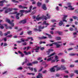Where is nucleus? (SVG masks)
Instances as JSON below:
<instances>
[{
  "mask_svg": "<svg viewBox=\"0 0 78 78\" xmlns=\"http://www.w3.org/2000/svg\"><path fill=\"white\" fill-rule=\"evenodd\" d=\"M46 16L48 17V18L44 16L39 17V15H37L36 17V19L38 21L42 19H44L45 20H47V19H50V15H49L48 13H47Z\"/></svg>",
  "mask_w": 78,
  "mask_h": 78,
  "instance_id": "obj_1",
  "label": "nucleus"
},
{
  "mask_svg": "<svg viewBox=\"0 0 78 78\" xmlns=\"http://www.w3.org/2000/svg\"><path fill=\"white\" fill-rule=\"evenodd\" d=\"M67 5H68V7L69 10H71V11H73L74 10L75 8H73V7L72 6L71 3H68L67 4Z\"/></svg>",
  "mask_w": 78,
  "mask_h": 78,
  "instance_id": "obj_2",
  "label": "nucleus"
},
{
  "mask_svg": "<svg viewBox=\"0 0 78 78\" xmlns=\"http://www.w3.org/2000/svg\"><path fill=\"white\" fill-rule=\"evenodd\" d=\"M53 44H54V45H56V48H59V47H61V45H62V44L60 45L58 44V43L56 42L54 43Z\"/></svg>",
  "mask_w": 78,
  "mask_h": 78,
  "instance_id": "obj_3",
  "label": "nucleus"
},
{
  "mask_svg": "<svg viewBox=\"0 0 78 78\" xmlns=\"http://www.w3.org/2000/svg\"><path fill=\"white\" fill-rule=\"evenodd\" d=\"M19 23H23V24H25V23H27V20H26L25 19L23 20L20 21H19Z\"/></svg>",
  "mask_w": 78,
  "mask_h": 78,
  "instance_id": "obj_4",
  "label": "nucleus"
},
{
  "mask_svg": "<svg viewBox=\"0 0 78 78\" xmlns=\"http://www.w3.org/2000/svg\"><path fill=\"white\" fill-rule=\"evenodd\" d=\"M32 8H33V6L31 5L30 6L29 8L30 10L28 11L26 10V13H28V12H31V10H32Z\"/></svg>",
  "mask_w": 78,
  "mask_h": 78,
  "instance_id": "obj_5",
  "label": "nucleus"
},
{
  "mask_svg": "<svg viewBox=\"0 0 78 78\" xmlns=\"http://www.w3.org/2000/svg\"><path fill=\"white\" fill-rule=\"evenodd\" d=\"M19 8H22V9H27L28 8V7H25V6H22V5H19Z\"/></svg>",
  "mask_w": 78,
  "mask_h": 78,
  "instance_id": "obj_6",
  "label": "nucleus"
},
{
  "mask_svg": "<svg viewBox=\"0 0 78 78\" xmlns=\"http://www.w3.org/2000/svg\"><path fill=\"white\" fill-rule=\"evenodd\" d=\"M51 51H53V49H48V51H46L47 53H48V55H49Z\"/></svg>",
  "mask_w": 78,
  "mask_h": 78,
  "instance_id": "obj_7",
  "label": "nucleus"
},
{
  "mask_svg": "<svg viewBox=\"0 0 78 78\" xmlns=\"http://www.w3.org/2000/svg\"><path fill=\"white\" fill-rule=\"evenodd\" d=\"M42 8L44 10H47V7H46V5H45V4H43L42 5Z\"/></svg>",
  "mask_w": 78,
  "mask_h": 78,
  "instance_id": "obj_8",
  "label": "nucleus"
},
{
  "mask_svg": "<svg viewBox=\"0 0 78 78\" xmlns=\"http://www.w3.org/2000/svg\"><path fill=\"white\" fill-rule=\"evenodd\" d=\"M20 13H20V14H23V12H25V13L27 14L26 12H27V11H26V10H22L20 11Z\"/></svg>",
  "mask_w": 78,
  "mask_h": 78,
  "instance_id": "obj_9",
  "label": "nucleus"
},
{
  "mask_svg": "<svg viewBox=\"0 0 78 78\" xmlns=\"http://www.w3.org/2000/svg\"><path fill=\"white\" fill-rule=\"evenodd\" d=\"M42 77V74L41 73H39L38 75L37 76V78H40Z\"/></svg>",
  "mask_w": 78,
  "mask_h": 78,
  "instance_id": "obj_10",
  "label": "nucleus"
},
{
  "mask_svg": "<svg viewBox=\"0 0 78 78\" xmlns=\"http://www.w3.org/2000/svg\"><path fill=\"white\" fill-rule=\"evenodd\" d=\"M24 53L26 55H30L31 54V52L29 51L27 52L26 51H24Z\"/></svg>",
  "mask_w": 78,
  "mask_h": 78,
  "instance_id": "obj_11",
  "label": "nucleus"
},
{
  "mask_svg": "<svg viewBox=\"0 0 78 78\" xmlns=\"http://www.w3.org/2000/svg\"><path fill=\"white\" fill-rule=\"evenodd\" d=\"M50 71L51 72H55V69L54 67H52L50 69Z\"/></svg>",
  "mask_w": 78,
  "mask_h": 78,
  "instance_id": "obj_12",
  "label": "nucleus"
},
{
  "mask_svg": "<svg viewBox=\"0 0 78 78\" xmlns=\"http://www.w3.org/2000/svg\"><path fill=\"white\" fill-rule=\"evenodd\" d=\"M5 22L8 23H9V24H11V22L10 20L9 19H6L5 20Z\"/></svg>",
  "mask_w": 78,
  "mask_h": 78,
  "instance_id": "obj_13",
  "label": "nucleus"
},
{
  "mask_svg": "<svg viewBox=\"0 0 78 78\" xmlns=\"http://www.w3.org/2000/svg\"><path fill=\"white\" fill-rule=\"evenodd\" d=\"M56 34H58L59 35H62V32L56 31Z\"/></svg>",
  "mask_w": 78,
  "mask_h": 78,
  "instance_id": "obj_14",
  "label": "nucleus"
},
{
  "mask_svg": "<svg viewBox=\"0 0 78 78\" xmlns=\"http://www.w3.org/2000/svg\"><path fill=\"white\" fill-rule=\"evenodd\" d=\"M38 28H39V30H40V29L42 30L45 28V27L43 26V27H42L41 25H40V26H38Z\"/></svg>",
  "mask_w": 78,
  "mask_h": 78,
  "instance_id": "obj_15",
  "label": "nucleus"
},
{
  "mask_svg": "<svg viewBox=\"0 0 78 78\" xmlns=\"http://www.w3.org/2000/svg\"><path fill=\"white\" fill-rule=\"evenodd\" d=\"M42 5V3L40 2H38L37 3V6H39V7H40Z\"/></svg>",
  "mask_w": 78,
  "mask_h": 78,
  "instance_id": "obj_16",
  "label": "nucleus"
},
{
  "mask_svg": "<svg viewBox=\"0 0 78 78\" xmlns=\"http://www.w3.org/2000/svg\"><path fill=\"white\" fill-rule=\"evenodd\" d=\"M19 53H20V54H21V57H23L24 56V54H23L21 51H18Z\"/></svg>",
  "mask_w": 78,
  "mask_h": 78,
  "instance_id": "obj_17",
  "label": "nucleus"
},
{
  "mask_svg": "<svg viewBox=\"0 0 78 78\" xmlns=\"http://www.w3.org/2000/svg\"><path fill=\"white\" fill-rule=\"evenodd\" d=\"M58 24L59 25V26H61L62 25H63V22H62V21H60L59 22Z\"/></svg>",
  "mask_w": 78,
  "mask_h": 78,
  "instance_id": "obj_18",
  "label": "nucleus"
},
{
  "mask_svg": "<svg viewBox=\"0 0 78 78\" xmlns=\"http://www.w3.org/2000/svg\"><path fill=\"white\" fill-rule=\"evenodd\" d=\"M20 15V13H17L16 14V18L17 19L19 20V16Z\"/></svg>",
  "mask_w": 78,
  "mask_h": 78,
  "instance_id": "obj_19",
  "label": "nucleus"
},
{
  "mask_svg": "<svg viewBox=\"0 0 78 78\" xmlns=\"http://www.w3.org/2000/svg\"><path fill=\"white\" fill-rule=\"evenodd\" d=\"M54 44L53 43H52L51 44H48L46 45V46H47V47H48V46H49V47H52L53 46V45Z\"/></svg>",
  "mask_w": 78,
  "mask_h": 78,
  "instance_id": "obj_20",
  "label": "nucleus"
},
{
  "mask_svg": "<svg viewBox=\"0 0 78 78\" xmlns=\"http://www.w3.org/2000/svg\"><path fill=\"white\" fill-rule=\"evenodd\" d=\"M63 16L64 17H63L62 18V20H65L66 19V17H67L68 16L67 15H63Z\"/></svg>",
  "mask_w": 78,
  "mask_h": 78,
  "instance_id": "obj_21",
  "label": "nucleus"
},
{
  "mask_svg": "<svg viewBox=\"0 0 78 78\" xmlns=\"http://www.w3.org/2000/svg\"><path fill=\"white\" fill-rule=\"evenodd\" d=\"M55 54H55V53H53L52 54H51L50 55L48 56V58H50V57H51V56H53L54 55H55Z\"/></svg>",
  "mask_w": 78,
  "mask_h": 78,
  "instance_id": "obj_22",
  "label": "nucleus"
},
{
  "mask_svg": "<svg viewBox=\"0 0 78 78\" xmlns=\"http://www.w3.org/2000/svg\"><path fill=\"white\" fill-rule=\"evenodd\" d=\"M53 57H51L49 58H48V59H47V61H51V60H52V59H53Z\"/></svg>",
  "mask_w": 78,
  "mask_h": 78,
  "instance_id": "obj_23",
  "label": "nucleus"
},
{
  "mask_svg": "<svg viewBox=\"0 0 78 78\" xmlns=\"http://www.w3.org/2000/svg\"><path fill=\"white\" fill-rule=\"evenodd\" d=\"M36 47L37 48L36 49H33V50H39L40 47H37V46H36Z\"/></svg>",
  "mask_w": 78,
  "mask_h": 78,
  "instance_id": "obj_24",
  "label": "nucleus"
},
{
  "mask_svg": "<svg viewBox=\"0 0 78 78\" xmlns=\"http://www.w3.org/2000/svg\"><path fill=\"white\" fill-rule=\"evenodd\" d=\"M61 68L63 70H64L65 69H66V67L64 66V65H62L61 66Z\"/></svg>",
  "mask_w": 78,
  "mask_h": 78,
  "instance_id": "obj_25",
  "label": "nucleus"
},
{
  "mask_svg": "<svg viewBox=\"0 0 78 78\" xmlns=\"http://www.w3.org/2000/svg\"><path fill=\"white\" fill-rule=\"evenodd\" d=\"M46 21H44V22L43 23V24H45V25H48L49 24L48 23H46Z\"/></svg>",
  "mask_w": 78,
  "mask_h": 78,
  "instance_id": "obj_26",
  "label": "nucleus"
},
{
  "mask_svg": "<svg viewBox=\"0 0 78 78\" xmlns=\"http://www.w3.org/2000/svg\"><path fill=\"white\" fill-rule=\"evenodd\" d=\"M37 63H38L37 61H35L32 62V64H37Z\"/></svg>",
  "mask_w": 78,
  "mask_h": 78,
  "instance_id": "obj_27",
  "label": "nucleus"
},
{
  "mask_svg": "<svg viewBox=\"0 0 78 78\" xmlns=\"http://www.w3.org/2000/svg\"><path fill=\"white\" fill-rule=\"evenodd\" d=\"M61 69V68L58 67L56 68V71H58V70H59Z\"/></svg>",
  "mask_w": 78,
  "mask_h": 78,
  "instance_id": "obj_28",
  "label": "nucleus"
},
{
  "mask_svg": "<svg viewBox=\"0 0 78 78\" xmlns=\"http://www.w3.org/2000/svg\"><path fill=\"white\" fill-rule=\"evenodd\" d=\"M69 55L70 56H75V55H76V54H69Z\"/></svg>",
  "mask_w": 78,
  "mask_h": 78,
  "instance_id": "obj_29",
  "label": "nucleus"
},
{
  "mask_svg": "<svg viewBox=\"0 0 78 78\" xmlns=\"http://www.w3.org/2000/svg\"><path fill=\"white\" fill-rule=\"evenodd\" d=\"M31 33H32V31H29L27 32V33H28L29 35H31Z\"/></svg>",
  "mask_w": 78,
  "mask_h": 78,
  "instance_id": "obj_30",
  "label": "nucleus"
},
{
  "mask_svg": "<svg viewBox=\"0 0 78 78\" xmlns=\"http://www.w3.org/2000/svg\"><path fill=\"white\" fill-rule=\"evenodd\" d=\"M8 9L9 10V11L10 12V11H12V9H13V8H8Z\"/></svg>",
  "mask_w": 78,
  "mask_h": 78,
  "instance_id": "obj_31",
  "label": "nucleus"
},
{
  "mask_svg": "<svg viewBox=\"0 0 78 78\" xmlns=\"http://www.w3.org/2000/svg\"><path fill=\"white\" fill-rule=\"evenodd\" d=\"M5 13H8L9 12V10H8V9H5Z\"/></svg>",
  "mask_w": 78,
  "mask_h": 78,
  "instance_id": "obj_32",
  "label": "nucleus"
},
{
  "mask_svg": "<svg viewBox=\"0 0 78 78\" xmlns=\"http://www.w3.org/2000/svg\"><path fill=\"white\" fill-rule=\"evenodd\" d=\"M42 69H43V67H41V68L40 69L38 70V72H41V71L42 70Z\"/></svg>",
  "mask_w": 78,
  "mask_h": 78,
  "instance_id": "obj_33",
  "label": "nucleus"
},
{
  "mask_svg": "<svg viewBox=\"0 0 78 78\" xmlns=\"http://www.w3.org/2000/svg\"><path fill=\"white\" fill-rule=\"evenodd\" d=\"M28 68L30 69V70L31 71H33V68H31L30 66L28 67Z\"/></svg>",
  "mask_w": 78,
  "mask_h": 78,
  "instance_id": "obj_34",
  "label": "nucleus"
},
{
  "mask_svg": "<svg viewBox=\"0 0 78 78\" xmlns=\"http://www.w3.org/2000/svg\"><path fill=\"white\" fill-rule=\"evenodd\" d=\"M0 28L1 29H3V28H4V27H3V26L1 24Z\"/></svg>",
  "mask_w": 78,
  "mask_h": 78,
  "instance_id": "obj_35",
  "label": "nucleus"
},
{
  "mask_svg": "<svg viewBox=\"0 0 78 78\" xmlns=\"http://www.w3.org/2000/svg\"><path fill=\"white\" fill-rule=\"evenodd\" d=\"M3 35V32L2 31H0V36H2Z\"/></svg>",
  "mask_w": 78,
  "mask_h": 78,
  "instance_id": "obj_36",
  "label": "nucleus"
},
{
  "mask_svg": "<svg viewBox=\"0 0 78 78\" xmlns=\"http://www.w3.org/2000/svg\"><path fill=\"white\" fill-rule=\"evenodd\" d=\"M36 13V11L34 10V11H33L32 13H31V14L32 15H33L34 14H35Z\"/></svg>",
  "mask_w": 78,
  "mask_h": 78,
  "instance_id": "obj_37",
  "label": "nucleus"
},
{
  "mask_svg": "<svg viewBox=\"0 0 78 78\" xmlns=\"http://www.w3.org/2000/svg\"><path fill=\"white\" fill-rule=\"evenodd\" d=\"M56 76H57V77H59L60 76V74H56Z\"/></svg>",
  "mask_w": 78,
  "mask_h": 78,
  "instance_id": "obj_38",
  "label": "nucleus"
},
{
  "mask_svg": "<svg viewBox=\"0 0 78 78\" xmlns=\"http://www.w3.org/2000/svg\"><path fill=\"white\" fill-rule=\"evenodd\" d=\"M61 37H57V41H59V40H61Z\"/></svg>",
  "mask_w": 78,
  "mask_h": 78,
  "instance_id": "obj_39",
  "label": "nucleus"
},
{
  "mask_svg": "<svg viewBox=\"0 0 78 78\" xmlns=\"http://www.w3.org/2000/svg\"><path fill=\"white\" fill-rule=\"evenodd\" d=\"M5 0H3L2 1H0V3H5Z\"/></svg>",
  "mask_w": 78,
  "mask_h": 78,
  "instance_id": "obj_40",
  "label": "nucleus"
},
{
  "mask_svg": "<svg viewBox=\"0 0 78 78\" xmlns=\"http://www.w3.org/2000/svg\"><path fill=\"white\" fill-rule=\"evenodd\" d=\"M12 2H14L15 3H19L18 1H16V0H12Z\"/></svg>",
  "mask_w": 78,
  "mask_h": 78,
  "instance_id": "obj_41",
  "label": "nucleus"
},
{
  "mask_svg": "<svg viewBox=\"0 0 78 78\" xmlns=\"http://www.w3.org/2000/svg\"><path fill=\"white\" fill-rule=\"evenodd\" d=\"M34 30L35 31H36V32L38 31H39V30L38 29H37L36 28L34 29Z\"/></svg>",
  "mask_w": 78,
  "mask_h": 78,
  "instance_id": "obj_42",
  "label": "nucleus"
},
{
  "mask_svg": "<svg viewBox=\"0 0 78 78\" xmlns=\"http://www.w3.org/2000/svg\"><path fill=\"white\" fill-rule=\"evenodd\" d=\"M42 57H39L38 58H37V60L38 61H40V60H41V59H42Z\"/></svg>",
  "mask_w": 78,
  "mask_h": 78,
  "instance_id": "obj_43",
  "label": "nucleus"
},
{
  "mask_svg": "<svg viewBox=\"0 0 78 78\" xmlns=\"http://www.w3.org/2000/svg\"><path fill=\"white\" fill-rule=\"evenodd\" d=\"M42 39H47V37H46L42 36Z\"/></svg>",
  "mask_w": 78,
  "mask_h": 78,
  "instance_id": "obj_44",
  "label": "nucleus"
},
{
  "mask_svg": "<svg viewBox=\"0 0 78 78\" xmlns=\"http://www.w3.org/2000/svg\"><path fill=\"white\" fill-rule=\"evenodd\" d=\"M73 18L74 19L76 20V19H77V17H76V16H73Z\"/></svg>",
  "mask_w": 78,
  "mask_h": 78,
  "instance_id": "obj_45",
  "label": "nucleus"
},
{
  "mask_svg": "<svg viewBox=\"0 0 78 78\" xmlns=\"http://www.w3.org/2000/svg\"><path fill=\"white\" fill-rule=\"evenodd\" d=\"M47 72V71L46 70L42 71L43 73H46Z\"/></svg>",
  "mask_w": 78,
  "mask_h": 78,
  "instance_id": "obj_46",
  "label": "nucleus"
},
{
  "mask_svg": "<svg viewBox=\"0 0 78 78\" xmlns=\"http://www.w3.org/2000/svg\"><path fill=\"white\" fill-rule=\"evenodd\" d=\"M37 68H34V72H37V69H36Z\"/></svg>",
  "mask_w": 78,
  "mask_h": 78,
  "instance_id": "obj_47",
  "label": "nucleus"
},
{
  "mask_svg": "<svg viewBox=\"0 0 78 78\" xmlns=\"http://www.w3.org/2000/svg\"><path fill=\"white\" fill-rule=\"evenodd\" d=\"M10 25H11L12 27H14V23H12V22H11V23L10 24Z\"/></svg>",
  "mask_w": 78,
  "mask_h": 78,
  "instance_id": "obj_48",
  "label": "nucleus"
},
{
  "mask_svg": "<svg viewBox=\"0 0 78 78\" xmlns=\"http://www.w3.org/2000/svg\"><path fill=\"white\" fill-rule=\"evenodd\" d=\"M12 36V34H10L7 37H11Z\"/></svg>",
  "mask_w": 78,
  "mask_h": 78,
  "instance_id": "obj_49",
  "label": "nucleus"
},
{
  "mask_svg": "<svg viewBox=\"0 0 78 78\" xmlns=\"http://www.w3.org/2000/svg\"><path fill=\"white\" fill-rule=\"evenodd\" d=\"M27 66H33V64H32V63H29L28 64H27Z\"/></svg>",
  "mask_w": 78,
  "mask_h": 78,
  "instance_id": "obj_50",
  "label": "nucleus"
},
{
  "mask_svg": "<svg viewBox=\"0 0 78 78\" xmlns=\"http://www.w3.org/2000/svg\"><path fill=\"white\" fill-rule=\"evenodd\" d=\"M49 38H52V37L51 36V35L49 34L48 36Z\"/></svg>",
  "mask_w": 78,
  "mask_h": 78,
  "instance_id": "obj_51",
  "label": "nucleus"
},
{
  "mask_svg": "<svg viewBox=\"0 0 78 78\" xmlns=\"http://www.w3.org/2000/svg\"><path fill=\"white\" fill-rule=\"evenodd\" d=\"M23 68L22 67H20L17 68L18 70H22Z\"/></svg>",
  "mask_w": 78,
  "mask_h": 78,
  "instance_id": "obj_52",
  "label": "nucleus"
},
{
  "mask_svg": "<svg viewBox=\"0 0 78 78\" xmlns=\"http://www.w3.org/2000/svg\"><path fill=\"white\" fill-rule=\"evenodd\" d=\"M44 47H41L40 49L41 50H44Z\"/></svg>",
  "mask_w": 78,
  "mask_h": 78,
  "instance_id": "obj_53",
  "label": "nucleus"
},
{
  "mask_svg": "<svg viewBox=\"0 0 78 78\" xmlns=\"http://www.w3.org/2000/svg\"><path fill=\"white\" fill-rule=\"evenodd\" d=\"M52 22H56V21L55 20H51Z\"/></svg>",
  "mask_w": 78,
  "mask_h": 78,
  "instance_id": "obj_54",
  "label": "nucleus"
},
{
  "mask_svg": "<svg viewBox=\"0 0 78 78\" xmlns=\"http://www.w3.org/2000/svg\"><path fill=\"white\" fill-rule=\"evenodd\" d=\"M75 65H70V67H74Z\"/></svg>",
  "mask_w": 78,
  "mask_h": 78,
  "instance_id": "obj_55",
  "label": "nucleus"
},
{
  "mask_svg": "<svg viewBox=\"0 0 78 78\" xmlns=\"http://www.w3.org/2000/svg\"><path fill=\"white\" fill-rule=\"evenodd\" d=\"M36 1H34L32 3V4H33V5H34L36 4Z\"/></svg>",
  "mask_w": 78,
  "mask_h": 78,
  "instance_id": "obj_56",
  "label": "nucleus"
},
{
  "mask_svg": "<svg viewBox=\"0 0 78 78\" xmlns=\"http://www.w3.org/2000/svg\"><path fill=\"white\" fill-rule=\"evenodd\" d=\"M56 9L57 11H59V7L57 6L56 8Z\"/></svg>",
  "mask_w": 78,
  "mask_h": 78,
  "instance_id": "obj_57",
  "label": "nucleus"
},
{
  "mask_svg": "<svg viewBox=\"0 0 78 78\" xmlns=\"http://www.w3.org/2000/svg\"><path fill=\"white\" fill-rule=\"evenodd\" d=\"M69 30L70 31H73V29L72 27H70Z\"/></svg>",
  "mask_w": 78,
  "mask_h": 78,
  "instance_id": "obj_58",
  "label": "nucleus"
},
{
  "mask_svg": "<svg viewBox=\"0 0 78 78\" xmlns=\"http://www.w3.org/2000/svg\"><path fill=\"white\" fill-rule=\"evenodd\" d=\"M7 43H5L4 44V46L5 47V46H7Z\"/></svg>",
  "mask_w": 78,
  "mask_h": 78,
  "instance_id": "obj_59",
  "label": "nucleus"
},
{
  "mask_svg": "<svg viewBox=\"0 0 78 78\" xmlns=\"http://www.w3.org/2000/svg\"><path fill=\"white\" fill-rule=\"evenodd\" d=\"M64 55V53H60L58 54V55Z\"/></svg>",
  "mask_w": 78,
  "mask_h": 78,
  "instance_id": "obj_60",
  "label": "nucleus"
},
{
  "mask_svg": "<svg viewBox=\"0 0 78 78\" xmlns=\"http://www.w3.org/2000/svg\"><path fill=\"white\" fill-rule=\"evenodd\" d=\"M17 12H14L12 13V14H17Z\"/></svg>",
  "mask_w": 78,
  "mask_h": 78,
  "instance_id": "obj_61",
  "label": "nucleus"
},
{
  "mask_svg": "<svg viewBox=\"0 0 78 78\" xmlns=\"http://www.w3.org/2000/svg\"><path fill=\"white\" fill-rule=\"evenodd\" d=\"M68 77H69V76H64V78H68Z\"/></svg>",
  "mask_w": 78,
  "mask_h": 78,
  "instance_id": "obj_62",
  "label": "nucleus"
},
{
  "mask_svg": "<svg viewBox=\"0 0 78 78\" xmlns=\"http://www.w3.org/2000/svg\"><path fill=\"white\" fill-rule=\"evenodd\" d=\"M75 12H76V13H77V14H78V10L76 9L75 10Z\"/></svg>",
  "mask_w": 78,
  "mask_h": 78,
  "instance_id": "obj_63",
  "label": "nucleus"
},
{
  "mask_svg": "<svg viewBox=\"0 0 78 78\" xmlns=\"http://www.w3.org/2000/svg\"><path fill=\"white\" fill-rule=\"evenodd\" d=\"M75 73H76L77 74H78V70H76L74 71Z\"/></svg>",
  "mask_w": 78,
  "mask_h": 78,
  "instance_id": "obj_64",
  "label": "nucleus"
}]
</instances>
